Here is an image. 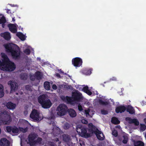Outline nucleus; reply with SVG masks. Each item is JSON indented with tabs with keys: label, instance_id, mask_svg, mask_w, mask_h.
<instances>
[{
	"label": "nucleus",
	"instance_id": "a18cd8bd",
	"mask_svg": "<svg viewBox=\"0 0 146 146\" xmlns=\"http://www.w3.org/2000/svg\"><path fill=\"white\" fill-rule=\"evenodd\" d=\"M28 113V111H25L24 112V114L25 115H27Z\"/></svg>",
	"mask_w": 146,
	"mask_h": 146
},
{
	"label": "nucleus",
	"instance_id": "603ef678",
	"mask_svg": "<svg viewBox=\"0 0 146 146\" xmlns=\"http://www.w3.org/2000/svg\"><path fill=\"white\" fill-rule=\"evenodd\" d=\"M117 127H118L119 128H120V126H117Z\"/></svg>",
	"mask_w": 146,
	"mask_h": 146
},
{
	"label": "nucleus",
	"instance_id": "c03bdc74",
	"mask_svg": "<svg viewBox=\"0 0 146 146\" xmlns=\"http://www.w3.org/2000/svg\"><path fill=\"white\" fill-rule=\"evenodd\" d=\"M102 113L103 114H105L107 113V111H102Z\"/></svg>",
	"mask_w": 146,
	"mask_h": 146
},
{
	"label": "nucleus",
	"instance_id": "49530a36",
	"mask_svg": "<svg viewBox=\"0 0 146 146\" xmlns=\"http://www.w3.org/2000/svg\"><path fill=\"white\" fill-rule=\"evenodd\" d=\"M56 76L58 77H59L60 76L58 74H56Z\"/></svg>",
	"mask_w": 146,
	"mask_h": 146
},
{
	"label": "nucleus",
	"instance_id": "f03ea898",
	"mask_svg": "<svg viewBox=\"0 0 146 146\" xmlns=\"http://www.w3.org/2000/svg\"><path fill=\"white\" fill-rule=\"evenodd\" d=\"M4 46L7 52H10L13 58H17L20 56L19 48L16 45L12 43L7 44L4 45Z\"/></svg>",
	"mask_w": 146,
	"mask_h": 146
},
{
	"label": "nucleus",
	"instance_id": "a211bd4d",
	"mask_svg": "<svg viewBox=\"0 0 146 146\" xmlns=\"http://www.w3.org/2000/svg\"><path fill=\"white\" fill-rule=\"evenodd\" d=\"M126 120L129 123H134L136 125H138L139 124V122L136 119H132L130 117H127L126 118Z\"/></svg>",
	"mask_w": 146,
	"mask_h": 146
},
{
	"label": "nucleus",
	"instance_id": "e433bc0d",
	"mask_svg": "<svg viewBox=\"0 0 146 146\" xmlns=\"http://www.w3.org/2000/svg\"><path fill=\"white\" fill-rule=\"evenodd\" d=\"M99 103L100 104L103 105H106L108 104V103L107 102H105L102 100H100L99 101Z\"/></svg>",
	"mask_w": 146,
	"mask_h": 146
},
{
	"label": "nucleus",
	"instance_id": "58836bf2",
	"mask_svg": "<svg viewBox=\"0 0 146 146\" xmlns=\"http://www.w3.org/2000/svg\"><path fill=\"white\" fill-rule=\"evenodd\" d=\"M65 137L66 139L64 138V140L66 142H70V140L69 137L68 136H65Z\"/></svg>",
	"mask_w": 146,
	"mask_h": 146
},
{
	"label": "nucleus",
	"instance_id": "b1692460",
	"mask_svg": "<svg viewBox=\"0 0 146 146\" xmlns=\"http://www.w3.org/2000/svg\"><path fill=\"white\" fill-rule=\"evenodd\" d=\"M127 111L130 114H133L135 113V110L131 106H128L127 109Z\"/></svg>",
	"mask_w": 146,
	"mask_h": 146
},
{
	"label": "nucleus",
	"instance_id": "de8ad7c7",
	"mask_svg": "<svg viewBox=\"0 0 146 146\" xmlns=\"http://www.w3.org/2000/svg\"><path fill=\"white\" fill-rule=\"evenodd\" d=\"M2 27H3V28L4 27V24H3L2 25Z\"/></svg>",
	"mask_w": 146,
	"mask_h": 146
},
{
	"label": "nucleus",
	"instance_id": "20e7f679",
	"mask_svg": "<svg viewBox=\"0 0 146 146\" xmlns=\"http://www.w3.org/2000/svg\"><path fill=\"white\" fill-rule=\"evenodd\" d=\"M47 96L46 95H42L38 98V102L41 105L42 107L44 108H48L52 105L50 100L47 98Z\"/></svg>",
	"mask_w": 146,
	"mask_h": 146
},
{
	"label": "nucleus",
	"instance_id": "5701e85b",
	"mask_svg": "<svg viewBox=\"0 0 146 146\" xmlns=\"http://www.w3.org/2000/svg\"><path fill=\"white\" fill-rule=\"evenodd\" d=\"M134 146H144V143L141 141H133Z\"/></svg>",
	"mask_w": 146,
	"mask_h": 146
},
{
	"label": "nucleus",
	"instance_id": "f8f14e48",
	"mask_svg": "<svg viewBox=\"0 0 146 146\" xmlns=\"http://www.w3.org/2000/svg\"><path fill=\"white\" fill-rule=\"evenodd\" d=\"M8 84L9 85H10L11 86V93L15 91L17 89L18 87L17 84L14 81H9L8 82Z\"/></svg>",
	"mask_w": 146,
	"mask_h": 146
},
{
	"label": "nucleus",
	"instance_id": "37998d69",
	"mask_svg": "<svg viewBox=\"0 0 146 146\" xmlns=\"http://www.w3.org/2000/svg\"><path fill=\"white\" fill-rule=\"evenodd\" d=\"M91 71L90 70H89L88 72L86 73H85L86 75H90L91 74Z\"/></svg>",
	"mask_w": 146,
	"mask_h": 146
},
{
	"label": "nucleus",
	"instance_id": "0eeeda50",
	"mask_svg": "<svg viewBox=\"0 0 146 146\" xmlns=\"http://www.w3.org/2000/svg\"><path fill=\"white\" fill-rule=\"evenodd\" d=\"M82 98V94L79 92L78 91H76L72 93V97H66V99L68 102L71 103L73 101H79Z\"/></svg>",
	"mask_w": 146,
	"mask_h": 146
},
{
	"label": "nucleus",
	"instance_id": "ddd939ff",
	"mask_svg": "<svg viewBox=\"0 0 146 146\" xmlns=\"http://www.w3.org/2000/svg\"><path fill=\"white\" fill-rule=\"evenodd\" d=\"M94 133L96 135L98 139L103 140L104 139V136L103 133L101 131L98 130L95 128V130L93 133Z\"/></svg>",
	"mask_w": 146,
	"mask_h": 146
},
{
	"label": "nucleus",
	"instance_id": "aec40b11",
	"mask_svg": "<svg viewBox=\"0 0 146 146\" xmlns=\"http://www.w3.org/2000/svg\"><path fill=\"white\" fill-rule=\"evenodd\" d=\"M69 115L72 117H74L76 116V113L75 110L72 109H70L68 110Z\"/></svg>",
	"mask_w": 146,
	"mask_h": 146
},
{
	"label": "nucleus",
	"instance_id": "9b49d317",
	"mask_svg": "<svg viewBox=\"0 0 146 146\" xmlns=\"http://www.w3.org/2000/svg\"><path fill=\"white\" fill-rule=\"evenodd\" d=\"M72 63L76 67H79L82 64V60L79 58H76L72 60Z\"/></svg>",
	"mask_w": 146,
	"mask_h": 146
},
{
	"label": "nucleus",
	"instance_id": "c9c22d12",
	"mask_svg": "<svg viewBox=\"0 0 146 146\" xmlns=\"http://www.w3.org/2000/svg\"><path fill=\"white\" fill-rule=\"evenodd\" d=\"M90 112L89 109L85 110H84V113L86 116L87 117L88 115H89V112Z\"/></svg>",
	"mask_w": 146,
	"mask_h": 146
},
{
	"label": "nucleus",
	"instance_id": "3c124183",
	"mask_svg": "<svg viewBox=\"0 0 146 146\" xmlns=\"http://www.w3.org/2000/svg\"><path fill=\"white\" fill-rule=\"evenodd\" d=\"M145 139H146V133L145 134Z\"/></svg>",
	"mask_w": 146,
	"mask_h": 146
},
{
	"label": "nucleus",
	"instance_id": "f257e3e1",
	"mask_svg": "<svg viewBox=\"0 0 146 146\" xmlns=\"http://www.w3.org/2000/svg\"><path fill=\"white\" fill-rule=\"evenodd\" d=\"M1 56L3 60L0 59V70L3 71H12L14 70L15 66L14 63L9 60L7 55L5 53H1Z\"/></svg>",
	"mask_w": 146,
	"mask_h": 146
},
{
	"label": "nucleus",
	"instance_id": "5fc2aeb1",
	"mask_svg": "<svg viewBox=\"0 0 146 146\" xmlns=\"http://www.w3.org/2000/svg\"><path fill=\"white\" fill-rule=\"evenodd\" d=\"M16 94H17H17H18V93H16Z\"/></svg>",
	"mask_w": 146,
	"mask_h": 146
},
{
	"label": "nucleus",
	"instance_id": "2eb2a0df",
	"mask_svg": "<svg viewBox=\"0 0 146 146\" xmlns=\"http://www.w3.org/2000/svg\"><path fill=\"white\" fill-rule=\"evenodd\" d=\"M10 142L6 138H1L0 140V146H9Z\"/></svg>",
	"mask_w": 146,
	"mask_h": 146
},
{
	"label": "nucleus",
	"instance_id": "8fccbe9b",
	"mask_svg": "<svg viewBox=\"0 0 146 146\" xmlns=\"http://www.w3.org/2000/svg\"><path fill=\"white\" fill-rule=\"evenodd\" d=\"M12 20H13V21H15V19H14V18H13Z\"/></svg>",
	"mask_w": 146,
	"mask_h": 146
},
{
	"label": "nucleus",
	"instance_id": "f3484780",
	"mask_svg": "<svg viewBox=\"0 0 146 146\" xmlns=\"http://www.w3.org/2000/svg\"><path fill=\"white\" fill-rule=\"evenodd\" d=\"M9 30L13 33H16L17 31V27L16 25L10 24L8 25Z\"/></svg>",
	"mask_w": 146,
	"mask_h": 146
},
{
	"label": "nucleus",
	"instance_id": "7ed1b4c3",
	"mask_svg": "<svg viewBox=\"0 0 146 146\" xmlns=\"http://www.w3.org/2000/svg\"><path fill=\"white\" fill-rule=\"evenodd\" d=\"M89 129L88 132H87L86 128L82 127L80 125H78L77 127V132L80 134L82 137H88L92 136L95 130V127H93L92 123L89 124Z\"/></svg>",
	"mask_w": 146,
	"mask_h": 146
},
{
	"label": "nucleus",
	"instance_id": "39448f33",
	"mask_svg": "<svg viewBox=\"0 0 146 146\" xmlns=\"http://www.w3.org/2000/svg\"><path fill=\"white\" fill-rule=\"evenodd\" d=\"M12 114L5 112L0 114V122L4 124H9L11 121V115Z\"/></svg>",
	"mask_w": 146,
	"mask_h": 146
},
{
	"label": "nucleus",
	"instance_id": "a878e982",
	"mask_svg": "<svg viewBox=\"0 0 146 146\" xmlns=\"http://www.w3.org/2000/svg\"><path fill=\"white\" fill-rule=\"evenodd\" d=\"M82 90L84 92H86L89 95H90L92 94L91 92L88 90V86H86L84 87Z\"/></svg>",
	"mask_w": 146,
	"mask_h": 146
},
{
	"label": "nucleus",
	"instance_id": "ea45409f",
	"mask_svg": "<svg viewBox=\"0 0 146 146\" xmlns=\"http://www.w3.org/2000/svg\"><path fill=\"white\" fill-rule=\"evenodd\" d=\"M78 109L80 111H82L83 110L82 106L80 104H79L78 105Z\"/></svg>",
	"mask_w": 146,
	"mask_h": 146
},
{
	"label": "nucleus",
	"instance_id": "473e14b6",
	"mask_svg": "<svg viewBox=\"0 0 146 146\" xmlns=\"http://www.w3.org/2000/svg\"><path fill=\"white\" fill-rule=\"evenodd\" d=\"M19 131H21L23 133L26 132L27 130V128H23L22 127H19Z\"/></svg>",
	"mask_w": 146,
	"mask_h": 146
},
{
	"label": "nucleus",
	"instance_id": "393cba45",
	"mask_svg": "<svg viewBox=\"0 0 146 146\" xmlns=\"http://www.w3.org/2000/svg\"><path fill=\"white\" fill-rule=\"evenodd\" d=\"M16 35L18 36L21 40H25V36L22 33L19 32L16 34Z\"/></svg>",
	"mask_w": 146,
	"mask_h": 146
},
{
	"label": "nucleus",
	"instance_id": "c756f323",
	"mask_svg": "<svg viewBox=\"0 0 146 146\" xmlns=\"http://www.w3.org/2000/svg\"><path fill=\"white\" fill-rule=\"evenodd\" d=\"M111 122L113 123L116 124L119 123L120 121L117 118L115 117H113L112 118Z\"/></svg>",
	"mask_w": 146,
	"mask_h": 146
},
{
	"label": "nucleus",
	"instance_id": "9d476101",
	"mask_svg": "<svg viewBox=\"0 0 146 146\" xmlns=\"http://www.w3.org/2000/svg\"><path fill=\"white\" fill-rule=\"evenodd\" d=\"M7 131L11 133H18L19 132V129L16 127L8 126L6 127Z\"/></svg>",
	"mask_w": 146,
	"mask_h": 146
},
{
	"label": "nucleus",
	"instance_id": "4c0bfd02",
	"mask_svg": "<svg viewBox=\"0 0 146 146\" xmlns=\"http://www.w3.org/2000/svg\"><path fill=\"white\" fill-rule=\"evenodd\" d=\"M112 135L115 137H116L117 135V131L115 130H114L112 132Z\"/></svg>",
	"mask_w": 146,
	"mask_h": 146
},
{
	"label": "nucleus",
	"instance_id": "7c9ffc66",
	"mask_svg": "<svg viewBox=\"0 0 146 146\" xmlns=\"http://www.w3.org/2000/svg\"><path fill=\"white\" fill-rule=\"evenodd\" d=\"M19 122L21 124L24 125L27 124L28 123V122L27 121L23 119L20 120Z\"/></svg>",
	"mask_w": 146,
	"mask_h": 146
},
{
	"label": "nucleus",
	"instance_id": "4be33fe9",
	"mask_svg": "<svg viewBox=\"0 0 146 146\" xmlns=\"http://www.w3.org/2000/svg\"><path fill=\"white\" fill-rule=\"evenodd\" d=\"M6 106L8 108L11 110H13L15 108L16 106V105L10 102H8Z\"/></svg>",
	"mask_w": 146,
	"mask_h": 146
},
{
	"label": "nucleus",
	"instance_id": "6e6552de",
	"mask_svg": "<svg viewBox=\"0 0 146 146\" xmlns=\"http://www.w3.org/2000/svg\"><path fill=\"white\" fill-rule=\"evenodd\" d=\"M30 117L34 121H40L43 119L42 114L37 110H34L30 115Z\"/></svg>",
	"mask_w": 146,
	"mask_h": 146
},
{
	"label": "nucleus",
	"instance_id": "dca6fc26",
	"mask_svg": "<svg viewBox=\"0 0 146 146\" xmlns=\"http://www.w3.org/2000/svg\"><path fill=\"white\" fill-rule=\"evenodd\" d=\"M0 36L4 39L7 40H9L11 38L10 33L7 32L1 33L0 34Z\"/></svg>",
	"mask_w": 146,
	"mask_h": 146
},
{
	"label": "nucleus",
	"instance_id": "bb28decb",
	"mask_svg": "<svg viewBox=\"0 0 146 146\" xmlns=\"http://www.w3.org/2000/svg\"><path fill=\"white\" fill-rule=\"evenodd\" d=\"M123 143L125 144L126 143L128 140V135L127 134H125L123 136Z\"/></svg>",
	"mask_w": 146,
	"mask_h": 146
},
{
	"label": "nucleus",
	"instance_id": "a19ab883",
	"mask_svg": "<svg viewBox=\"0 0 146 146\" xmlns=\"http://www.w3.org/2000/svg\"><path fill=\"white\" fill-rule=\"evenodd\" d=\"M81 122L85 124H86L88 123L87 121L84 118L82 119Z\"/></svg>",
	"mask_w": 146,
	"mask_h": 146
},
{
	"label": "nucleus",
	"instance_id": "4468645a",
	"mask_svg": "<svg viewBox=\"0 0 146 146\" xmlns=\"http://www.w3.org/2000/svg\"><path fill=\"white\" fill-rule=\"evenodd\" d=\"M30 79L32 80H34L35 78L37 79H40L42 76V74L39 72H37L35 73V75L30 74Z\"/></svg>",
	"mask_w": 146,
	"mask_h": 146
},
{
	"label": "nucleus",
	"instance_id": "cd10ccee",
	"mask_svg": "<svg viewBox=\"0 0 146 146\" xmlns=\"http://www.w3.org/2000/svg\"><path fill=\"white\" fill-rule=\"evenodd\" d=\"M4 95L3 87L2 85L0 84V98L3 97Z\"/></svg>",
	"mask_w": 146,
	"mask_h": 146
},
{
	"label": "nucleus",
	"instance_id": "09e8293b",
	"mask_svg": "<svg viewBox=\"0 0 146 146\" xmlns=\"http://www.w3.org/2000/svg\"><path fill=\"white\" fill-rule=\"evenodd\" d=\"M144 121L145 123H146V119H144Z\"/></svg>",
	"mask_w": 146,
	"mask_h": 146
},
{
	"label": "nucleus",
	"instance_id": "79ce46f5",
	"mask_svg": "<svg viewBox=\"0 0 146 146\" xmlns=\"http://www.w3.org/2000/svg\"><path fill=\"white\" fill-rule=\"evenodd\" d=\"M52 88L54 90H56L57 88L55 84L53 85L52 86Z\"/></svg>",
	"mask_w": 146,
	"mask_h": 146
},
{
	"label": "nucleus",
	"instance_id": "6ab92c4d",
	"mask_svg": "<svg viewBox=\"0 0 146 146\" xmlns=\"http://www.w3.org/2000/svg\"><path fill=\"white\" fill-rule=\"evenodd\" d=\"M23 52L26 54H29L30 53V47L27 46V45H25L23 48Z\"/></svg>",
	"mask_w": 146,
	"mask_h": 146
},
{
	"label": "nucleus",
	"instance_id": "f704fd0d",
	"mask_svg": "<svg viewBox=\"0 0 146 146\" xmlns=\"http://www.w3.org/2000/svg\"><path fill=\"white\" fill-rule=\"evenodd\" d=\"M146 128V126L145 125L142 124H140V130L141 131H144Z\"/></svg>",
	"mask_w": 146,
	"mask_h": 146
},
{
	"label": "nucleus",
	"instance_id": "72a5a7b5",
	"mask_svg": "<svg viewBox=\"0 0 146 146\" xmlns=\"http://www.w3.org/2000/svg\"><path fill=\"white\" fill-rule=\"evenodd\" d=\"M6 22L5 19L4 17L0 18V24L4 23Z\"/></svg>",
	"mask_w": 146,
	"mask_h": 146
},
{
	"label": "nucleus",
	"instance_id": "c85d7f7f",
	"mask_svg": "<svg viewBox=\"0 0 146 146\" xmlns=\"http://www.w3.org/2000/svg\"><path fill=\"white\" fill-rule=\"evenodd\" d=\"M44 87L47 90H48L50 88V83L48 82H46L44 83Z\"/></svg>",
	"mask_w": 146,
	"mask_h": 146
},
{
	"label": "nucleus",
	"instance_id": "1a4fd4ad",
	"mask_svg": "<svg viewBox=\"0 0 146 146\" xmlns=\"http://www.w3.org/2000/svg\"><path fill=\"white\" fill-rule=\"evenodd\" d=\"M68 108L65 104H60L57 108V114L59 116L64 115L66 113Z\"/></svg>",
	"mask_w": 146,
	"mask_h": 146
},
{
	"label": "nucleus",
	"instance_id": "2f4dec72",
	"mask_svg": "<svg viewBox=\"0 0 146 146\" xmlns=\"http://www.w3.org/2000/svg\"><path fill=\"white\" fill-rule=\"evenodd\" d=\"M27 75L25 73H22L21 75V78L22 80H25L27 78Z\"/></svg>",
	"mask_w": 146,
	"mask_h": 146
},
{
	"label": "nucleus",
	"instance_id": "423d86ee",
	"mask_svg": "<svg viewBox=\"0 0 146 146\" xmlns=\"http://www.w3.org/2000/svg\"><path fill=\"white\" fill-rule=\"evenodd\" d=\"M37 136L36 135L32 134L29 135L27 141V143L31 146H34L37 142H39L42 140V139L38 138L36 139Z\"/></svg>",
	"mask_w": 146,
	"mask_h": 146
},
{
	"label": "nucleus",
	"instance_id": "412c9836",
	"mask_svg": "<svg viewBox=\"0 0 146 146\" xmlns=\"http://www.w3.org/2000/svg\"><path fill=\"white\" fill-rule=\"evenodd\" d=\"M125 110V108L124 106H121L118 107L116 109V111L117 113H122L124 112Z\"/></svg>",
	"mask_w": 146,
	"mask_h": 146
},
{
	"label": "nucleus",
	"instance_id": "864d4df0",
	"mask_svg": "<svg viewBox=\"0 0 146 146\" xmlns=\"http://www.w3.org/2000/svg\"><path fill=\"white\" fill-rule=\"evenodd\" d=\"M56 141H58V139H57V140H56Z\"/></svg>",
	"mask_w": 146,
	"mask_h": 146
}]
</instances>
